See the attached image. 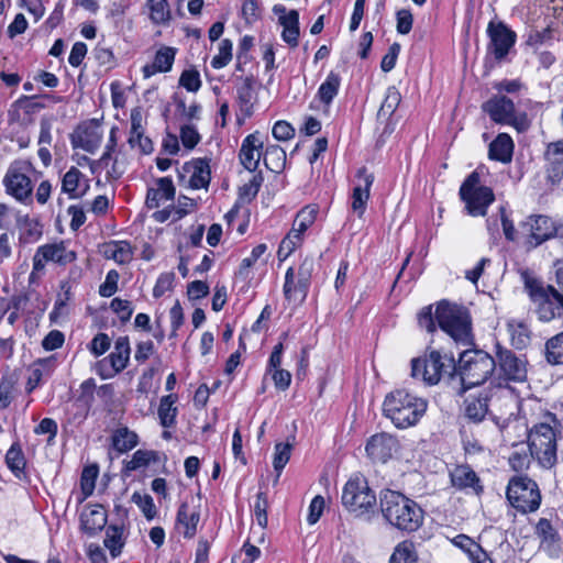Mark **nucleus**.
Returning a JSON list of instances; mask_svg holds the SVG:
<instances>
[{"mask_svg":"<svg viewBox=\"0 0 563 563\" xmlns=\"http://www.w3.org/2000/svg\"><path fill=\"white\" fill-rule=\"evenodd\" d=\"M561 429L560 420L554 413L548 411L528 432L530 455L545 470L556 464V438L561 434Z\"/></svg>","mask_w":563,"mask_h":563,"instance_id":"obj_1","label":"nucleus"},{"mask_svg":"<svg viewBox=\"0 0 563 563\" xmlns=\"http://www.w3.org/2000/svg\"><path fill=\"white\" fill-rule=\"evenodd\" d=\"M379 506L386 521L399 530L413 532L423 522V510L420 506L398 492H382Z\"/></svg>","mask_w":563,"mask_h":563,"instance_id":"obj_2","label":"nucleus"},{"mask_svg":"<svg viewBox=\"0 0 563 563\" xmlns=\"http://www.w3.org/2000/svg\"><path fill=\"white\" fill-rule=\"evenodd\" d=\"M428 402L406 389H397L386 396L384 413L395 427L405 429L415 426L426 413Z\"/></svg>","mask_w":563,"mask_h":563,"instance_id":"obj_3","label":"nucleus"},{"mask_svg":"<svg viewBox=\"0 0 563 563\" xmlns=\"http://www.w3.org/2000/svg\"><path fill=\"white\" fill-rule=\"evenodd\" d=\"M496 366V360L483 350H466L460 353L455 369V376L461 384L460 393L484 384Z\"/></svg>","mask_w":563,"mask_h":563,"instance_id":"obj_4","label":"nucleus"},{"mask_svg":"<svg viewBox=\"0 0 563 563\" xmlns=\"http://www.w3.org/2000/svg\"><path fill=\"white\" fill-rule=\"evenodd\" d=\"M435 319L456 343H471V318L464 307L442 300L437 305Z\"/></svg>","mask_w":563,"mask_h":563,"instance_id":"obj_5","label":"nucleus"},{"mask_svg":"<svg viewBox=\"0 0 563 563\" xmlns=\"http://www.w3.org/2000/svg\"><path fill=\"white\" fill-rule=\"evenodd\" d=\"M536 306L538 319L550 322L563 318V294L552 285H543L537 279H528L525 285Z\"/></svg>","mask_w":563,"mask_h":563,"instance_id":"obj_6","label":"nucleus"},{"mask_svg":"<svg viewBox=\"0 0 563 563\" xmlns=\"http://www.w3.org/2000/svg\"><path fill=\"white\" fill-rule=\"evenodd\" d=\"M456 361L451 354L431 351L424 358L411 362L413 377H421L428 385H437L442 378H455Z\"/></svg>","mask_w":563,"mask_h":563,"instance_id":"obj_7","label":"nucleus"},{"mask_svg":"<svg viewBox=\"0 0 563 563\" xmlns=\"http://www.w3.org/2000/svg\"><path fill=\"white\" fill-rule=\"evenodd\" d=\"M506 495L511 506L522 514L536 511L541 504L538 484L527 476L511 478Z\"/></svg>","mask_w":563,"mask_h":563,"instance_id":"obj_8","label":"nucleus"},{"mask_svg":"<svg viewBox=\"0 0 563 563\" xmlns=\"http://www.w3.org/2000/svg\"><path fill=\"white\" fill-rule=\"evenodd\" d=\"M461 199L465 202L467 212L473 217L485 216L495 196L489 187L481 186L479 175L473 172L460 188Z\"/></svg>","mask_w":563,"mask_h":563,"instance_id":"obj_9","label":"nucleus"},{"mask_svg":"<svg viewBox=\"0 0 563 563\" xmlns=\"http://www.w3.org/2000/svg\"><path fill=\"white\" fill-rule=\"evenodd\" d=\"M342 503L351 512L362 516L369 510H374L376 496L365 478L355 477L345 484Z\"/></svg>","mask_w":563,"mask_h":563,"instance_id":"obj_10","label":"nucleus"},{"mask_svg":"<svg viewBox=\"0 0 563 563\" xmlns=\"http://www.w3.org/2000/svg\"><path fill=\"white\" fill-rule=\"evenodd\" d=\"M482 108L496 123L512 125L518 131L528 128L527 115L525 113L518 114L512 100L506 96H494L484 102Z\"/></svg>","mask_w":563,"mask_h":563,"instance_id":"obj_11","label":"nucleus"},{"mask_svg":"<svg viewBox=\"0 0 563 563\" xmlns=\"http://www.w3.org/2000/svg\"><path fill=\"white\" fill-rule=\"evenodd\" d=\"M130 354L131 347L129 338H118L113 351L96 364L98 375L103 379L114 377L128 366Z\"/></svg>","mask_w":563,"mask_h":563,"instance_id":"obj_12","label":"nucleus"},{"mask_svg":"<svg viewBox=\"0 0 563 563\" xmlns=\"http://www.w3.org/2000/svg\"><path fill=\"white\" fill-rule=\"evenodd\" d=\"M76 260V253L67 250L64 242L47 243L37 247L33 256V269L31 278L36 273L43 272L47 263H55L65 266Z\"/></svg>","mask_w":563,"mask_h":563,"instance_id":"obj_13","label":"nucleus"},{"mask_svg":"<svg viewBox=\"0 0 563 563\" xmlns=\"http://www.w3.org/2000/svg\"><path fill=\"white\" fill-rule=\"evenodd\" d=\"M29 170V163L16 161L10 165L3 178L7 192L18 201H24L32 194V183L27 176Z\"/></svg>","mask_w":563,"mask_h":563,"instance_id":"obj_14","label":"nucleus"},{"mask_svg":"<svg viewBox=\"0 0 563 563\" xmlns=\"http://www.w3.org/2000/svg\"><path fill=\"white\" fill-rule=\"evenodd\" d=\"M496 358L500 376L506 380L521 383L527 378V360L512 351L497 345Z\"/></svg>","mask_w":563,"mask_h":563,"instance_id":"obj_15","label":"nucleus"},{"mask_svg":"<svg viewBox=\"0 0 563 563\" xmlns=\"http://www.w3.org/2000/svg\"><path fill=\"white\" fill-rule=\"evenodd\" d=\"M487 33L490 40L489 52L497 60H501L515 45L516 33L503 22H489Z\"/></svg>","mask_w":563,"mask_h":563,"instance_id":"obj_16","label":"nucleus"},{"mask_svg":"<svg viewBox=\"0 0 563 563\" xmlns=\"http://www.w3.org/2000/svg\"><path fill=\"white\" fill-rule=\"evenodd\" d=\"M355 177L351 208L358 218H362L369 200V190L375 177L366 167L358 168Z\"/></svg>","mask_w":563,"mask_h":563,"instance_id":"obj_17","label":"nucleus"},{"mask_svg":"<svg viewBox=\"0 0 563 563\" xmlns=\"http://www.w3.org/2000/svg\"><path fill=\"white\" fill-rule=\"evenodd\" d=\"M451 485L457 490L479 496L484 492L481 478L476 472L468 465H456L450 472Z\"/></svg>","mask_w":563,"mask_h":563,"instance_id":"obj_18","label":"nucleus"},{"mask_svg":"<svg viewBox=\"0 0 563 563\" xmlns=\"http://www.w3.org/2000/svg\"><path fill=\"white\" fill-rule=\"evenodd\" d=\"M523 227L529 231V243L534 247L555 238L558 228L551 218L542 214L529 217Z\"/></svg>","mask_w":563,"mask_h":563,"instance_id":"obj_19","label":"nucleus"},{"mask_svg":"<svg viewBox=\"0 0 563 563\" xmlns=\"http://www.w3.org/2000/svg\"><path fill=\"white\" fill-rule=\"evenodd\" d=\"M398 449V441L390 434L377 433L374 434L366 444L367 455L374 462L385 463Z\"/></svg>","mask_w":563,"mask_h":563,"instance_id":"obj_20","label":"nucleus"},{"mask_svg":"<svg viewBox=\"0 0 563 563\" xmlns=\"http://www.w3.org/2000/svg\"><path fill=\"white\" fill-rule=\"evenodd\" d=\"M263 140L258 132L247 135L240 148V162L245 169L254 172L258 167L262 157Z\"/></svg>","mask_w":563,"mask_h":563,"instance_id":"obj_21","label":"nucleus"},{"mask_svg":"<svg viewBox=\"0 0 563 563\" xmlns=\"http://www.w3.org/2000/svg\"><path fill=\"white\" fill-rule=\"evenodd\" d=\"M536 534L540 540V550L550 556H559L561 552V537L550 520L539 519L536 525Z\"/></svg>","mask_w":563,"mask_h":563,"instance_id":"obj_22","label":"nucleus"},{"mask_svg":"<svg viewBox=\"0 0 563 563\" xmlns=\"http://www.w3.org/2000/svg\"><path fill=\"white\" fill-rule=\"evenodd\" d=\"M200 520V514L196 508L189 507L184 503L179 506L176 517V529L187 539H191L197 533V526Z\"/></svg>","mask_w":563,"mask_h":563,"instance_id":"obj_23","label":"nucleus"},{"mask_svg":"<svg viewBox=\"0 0 563 563\" xmlns=\"http://www.w3.org/2000/svg\"><path fill=\"white\" fill-rule=\"evenodd\" d=\"M107 523V514L102 506H86L80 514L81 529L89 536H95Z\"/></svg>","mask_w":563,"mask_h":563,"instance_id":"obj_24","label":"nucleus"},{"mask_svg":"<svg viewBox=\"0 0 563 563\" xmlns=\"http://www.w3.org/2000/svg\"><path fill=\"white\" fill-rule=\"evenodd\" d=\"M142 114L137 109L131 112V131L129 136V144L132 148L139 147L142 154H150L153 151V143L151 139L143 135Z\"/></svg>","mask_w":563,"mask_h":563,"instance_id":"obj_25","label":"nucleus"},{"mask_svg":"<svg viewBox=\"0 0 563 563\" xmlns=\"http://www.w3.org/2000/svg\"><path fill=\"white\" fill-rule=\"evenodd\" d=\"M184 172L189 174V185L194 189L206 188L210 183V166L207 159H195L184 165Z\"/></svg>","mask_w":563,"mask_h":563,"instance_id":"obj_26","label":"nucleus"},{"mask_svg":"<svg viewBox=\"0 0 563 563\" xmlns=\"http://www.w3.org/2000/svg\"><path fill=\"white\" fill-rule=\"evenodd\" d=\"M101 141L102 133L99 125L90 123L78 130L73 144L86 152L95 153L99 148Z\"/></svg>","mask_w":563,"mask_h":563,"instance_id":"obj_27","label":"nucleus"},{"mask_svg":"<svg viewBox=\"0 0 563 563\" xmlns=\"http://www.w3.org/2000/svg\"><path fill=\"white\" fill-rule=\"evenodd\" d=\"M549 177L560 180L563 177V141L549 143L544 152Z\"/></svg>","mask_w":563,"mask_h":563,"instance_id":"obj_28","label":"nucleus"},{"mask_svg":"<svg viewBox=\"0 0 563 563\" xmlns=\"http://www.w3.org/2000/svg\"><path fill=\"white\" fill-rule=\"evenodd\" d=\"M156 185V188H150L147 190L145 203L150 209L158 208L161 202L173 200L175 196V187L170 178H159Z\"/></svg>","mask_w":563,"mask_h":563,"instance_id":"obj_29","label":"nucleus"},{"mask_svg":"<svg viewBox=\"0 0 563 563\" xmlns=\"http://www.w3.org/2000/svg\"><path fill=\"white\" fill-rule=\"evenodd\" d=\"M278 21L283 26L282 37L291 47L298 45L299 37V13L296 10L288 11L287 14L279 15Z\"/></svg>","mask_w":563,"mask_h":563,"instance_id":"obj_30","label":"nucleus"},{"mask_svg":"<svg viewBox=\"0 0 563 563\" xmlns=\"http://www.w3.org/2000/svg\"><path fill=\"white\" fill-rule=\"evenodd\" d=\"M514 151V142L511 137L506 133H500L490 143L488 150V156L490 159L498 161L501 163H508L511 161Z\"/></svg>","mask_w":563,"mask_h":563,"instance_id":"obj_31","label":"nucleus"},{"mask_svg":"<svg viewBox=\"0 0 563 563\" xmlns=\"http://www.w3.org/2000/svg\"><path fill=\"white\" fill-rule=\"evenodd\" d=\"M319 212V208L316 205H308L303 207L296 216L292 229L289 232L291 235L296 238L297 241L302 240V234L306 230L311 227Z\"/></svg>","mask_w":563,"mask_h":563,"instance_id":"obj_32","label":"nucleus"},{"mask_svg":"<svg viewBox=\"0 0 563 563\" xmlns=\"http://www.w3.org/2000/svg\"><path fill=\"white\" fill-rule=\"evenodd\" d=\"M510 341L516 349H525L531 341V331L527 323L511 319L507 322Z\"/></svg>","mask_w":563,"mask_h":563,"instance_id":"obj_33","label":"nucleus"},{"mask_svg":"<svg viewBox=\"0 0 563 563\" xmlns=\"http://www.w3.org/2000/svg\"><path fill=\"white\" fill-rule=\"evenodd\" d=\"M489 411H497L499 413L512 415L511 409L514 408L516 400L509 390L505 388L496 389L490 396H488Z\"/></svg>","mask_w":563,"mask_h":563,"instance_id":"obj_34","label":"nucleus"},{"mask_svg":"<svg viewBox=\"0 0 563 563\" xmlns=\"http://www.w3.org/2000/svg\"><path fill=\"white\" fill-rule=\"evenodd\" d=\"M150 11V20L154 25H168L172 20V11L167 0H146Z\"/></svg>","mask_w":563,"mask_h":563,"instance_id":"obj_35","label":"nucleus"},{"mask_svg":"<svg viewBox=\"0 0 563 563\" xmlns=\"http://www.w3.org/2000/svg\"><path fill=\"white\" fill-rule=\"evenodd\" d=\"M112 446L119 453H125L134 449L139 443V437L126 427L117 429L112 437Z\"/></svg>","mask_w":563,"mask_h":563,"instance_id":"obj_36","label":"nucleus"},{"mask_svg":"<svg viewBox=\"0 0 563 563\" xmlns=\"http://www.w3.org/2000/svg\"><path fill=\"white\" fill-rule=\"evenodd\" d=\"M236 95L241 112L246 117H250L252 114L253 102L255 99L253 79L251 77H245L242 80L236 88Z\"/></svg>","mask_w":563,"mask_h":563,"instance_id":"obj_37","label":"nucleus"},{"mask_svg":"<svg viewBox=\"0 0 563 563\" xmlns=\"http://www.w3.org/2000/svg\"><path fill=\"white\" fill-rule=\"evenodd\" d=\"M341 85V78L339 74L334 71H330L325 78V80L321 84L318 89V98L319 100L325 104L330 106L335 96L339 92V88Z\"/></svg>","mask_w":563,"mask_h":563,"instance_id":"obj_38","label":"nucleus"},{"mask_svg":"<svg viewBox=\"0 0 563 563\" xmlns=\"http://www.w3.org/2000/svg\"><path fill=\"white\" fill-rule=\"evenodd\" d=\"M55 367V357L49 356L45 358H40L36 362H34L33 367L31 369V375L29 377L27 385L30 386V390L34 389L40 382L42 380L43 376H48L53 372Z\"/></svg>","mask_w":563,"mask_h":563,"instance_id":"obj_39","label":"nucleus"},{"mask_svg":"<svg viewBox=\"0 0 563 563\" xmlns=\"http://www.w3.org/2000/svg\"><path fill=\"white\" fill-rule=\"evenodd\" d=\"M418 562V553L413 542L409 540H405L399 542L390 558L388 563H417Z\"/></svg>","mask_w":563,"mask_h":563,"instance_id":"obj_40","label":"nucleus"},{"mask_svg":"<svg viewBox=\"0 0 563 563\" xmlns=\"http://www.w3.org/2000/svg\"><path fill=\"white\" fill-rule=\"evenodd\" d=\"M489 411L488 396L466 400L465 416L474 422L482 421Z\"/></svg>","mask_w":563,"mask_h":563,"instance_id":"obj_41","label":"nucleus"},{"mask_svg":"<svg viewBox=\"0 0 563 563\" xmlns=\"http://www.w3.org/2000/svg\"><path fill=\"white\" fill-rule=\"evenodd\" d=\"M401 101L400 92L396 87H388L386 90L385 98L377 112L378 119L387 120L398 108Z\"/></svg>","mask_w":563,"mask_h":563,"instance_id":"obj_42","label":"nucleus"},{"mask_svg":"<svg viewBox=\"0 0 563 563\" xmlns=\"http://www.w3.org/2000/svg\"><path fill=\"white\" fill-rule=\"evenodd\" d=\"M176 397L167 395L162 397L158 407V417L161 424L165 428H170L175 424L177 408L174 406Z\"/></svg>","mask_w":563,"mask_h":563,"instance_id":"obj_43","label":"nucleus"},{"mask_svg":"<svg viewBox=\"0 0 563 563\" xmlns=\"http://www.w3.org/2000/svg\"><path fill=\"white\" fill-rule=\"evenodd\" d=\"M104 547L110 551L112 558L121 554L123 542V528L118 526H109L103 540Z\"/></svg>","mask_w":563,"mask_h":563,"instance_id":"obj_44","label":"nucleus"},{"mask_svg":"<svg viewBox=\"0 0 563 563\" xmlns=\"http://www.w3.org/2000/svg\"><path fill=\"white\" fill-rule=\"evenodd\" d=\"M545 358L552 365H563V331L547 341Z\"/></svg>","mask_w":563,"mask_h":563,"instance_id":"obj_45","label":"nucleus"},{"mask_svg":"<svg viewBox=\"0 0 563 563\" xmlns=\"http://www.w3.org/2000/svg\"><path fill=\"white\" fill-rule=\"evenodd\" d=\"M82 174L81 172L76 168L71 167L63 177L62 180V190L66 194H68L69 198L76 199L81 197L85 191L78 192L77 189L79 187V181Z\"/></svg>","mask_w":563,"mask_h":563,"instance_id":"obj_46","label":"nucleus"},{"mask_svg":"<svg viewBox=\"0 0 563 563\" xmlns=\"http://www.w3.org/2000/svg\"><path fill=\"white\" fill-rule=\"evenodd\" d=\"M286 153L278 145H271L264 153V164L272 172H279L285 164Z\"/></svg>","mask_w":563,"mask_h":563,"instance_id":"obj_47","label":"nucleus"},{"mask_svg":"<svg viewBox=\"0 0 563 563\" xmlns=\"http://www.w3.org/2000/svg\"><path fill=\"white\" fill-rule=\"evenodd\" d=\"M109 258H112L114 262L119 264H125L132 258V250L128 242L125 241H117L112 242L108 245V250L106 251Z\"/></svg>","mask_w":563,"mask_h":563,"instance_id":"obj_48","label":"nucleus"},{"mask_svg":"<svg viewBox=\"0 0 563 563\" xmlns=\"http://www.w3.org/2000/svg\"><path fill=\"white\" fill-rule=\"evenodd\" d=\"M295 272L292 267H289L285 275V284H284V295L288 300H291L299 294L303 299L307 295V290L309 284L301 286L300 279L295 284L294 283Z\"/></svg>","mask_w":563,"mask_h":563,"instance_id":"obj_49","label":"nucleus"},{"mask_svg":"<svg viewBox=\"0 0 563 563\" xmlns=\"http://www.w3.org/2000/svg\"><path fill=\"white\" fill-rule=\"evenodd\" d=\"M176 55V48L169 46L161 47L154 57L153 63L159 73L169 71L173 67Z\"/></svg>","mask_w":563,"mask_h":563,"instance_id":"obj_50","label":"nucleus"},{"mask_svg":"<svg viewBox=\"0 0 563 563\" xmlns=\"http://www.w3.org/2000/svg\"><path fill=\"white\" fill-rule=\"evenodd\" d=\"M157 461V453L155 451L137 450L132 455V459L126 462L125 468L128 471H135L137 468L147 466L151 462Z\"/></svg>","mask_w":563,"mask_h":563,"instance_id":"obj_51","label":"nucleus"},{"mask_svg":"<svg viewBox=\"0 0 563 563\" xmlns=\"http://www.w3.org/2000/svg\"><path fill=\"white\" fill-rule=\"evenodd\" d=\"M233 43L229 38H224L219 44L218 54L213 56L211 66L214 69L225 67L232 59Z\"/></svg>","mask_w":563,"mask_h":563,"instance_id":"obj_52","label":"nucleus"},{"mask_svg":"<svg viewBox=\"0 0 563 563\" xmlns=\"http://www.w3.org/2000/svg\"><path fill=\"white\" fill-rule=\"evenodd\" d=\"M8 467L14 472H22L25 467V457L18 443H13L5 454Z\"/></svg>","mask_w":563,"mask_h":563,"instance_id":"obj_53","label":"nucleus"},{"mask_svg":"<svg viewBox=\"0 0 563 563\" xmlns=\"http://www.w3.org/2000/svg\"><path fill=\"white\" fill-rule=\"evenodd\" d=\"M117 146V137H115V129H111L108 144L106 146V151L98 161H92L90 163V168L92 173L100 168H108L109 162L112 158V153Z\"/></svg>","mask_w":563,"mask_h":563,"instance_id":"obj_54","label":"nucleus"},{"mask_svg":"<svg viewBox=\"0 0 563 563\" xmlns=\"http://www.w3.org/2000/svg\"><path fill=\"white\" fill-rule=\"evenodd\" d=\"M290 453H291V444L277 443L275 445L273 466H274V470L277 472V477H279L283 468L288 463V461L290 459Z\"/></svg>","mask_w":563,"mask_h":563,"instance_id":"obj_55","label":"nucleus"},{"mask_svg":"<svg viewBox=\"0 0 563 563\" xmlns=\"http://www.w3.org/2000/svg\"><path fill=\"white\" fill-rule=\"evenodd\" d=\"M131 499L142 510L146 519L151 520L155 517L156 507L150 495L135 492Z\"/></svg>","mask_w":563,"mask_h":563,"instance_id":"obj_56","label":"nucleus"},{"mask_svg":"<svg viewBox=\"0 0 563 563\" xmlns=\"http://www.w3.org/2000/svg\"><path fill=\"white\" fill-rule=\"evenodd\" d=\"M267 508L268 500L265 493L260 492L256 495V500L253 506V511L255 516V520L261 528H266L267 526Z\"/></svg>","mask_w":563,"mask_h":563,"instance_id":"obj_57","label":"nucleus"},{"mask_svg":"<svg viewBox=\"0 0 563 563\" xmlns=\"http://www.w3.org/2000/svg\"><path fill=\"white\" fill-rule=\"evenodd\" d=\"M21 236L20 239L24 242V243H32V242H35L37 241L41 235H42V230L38 225L37 222L33 221V220H30L27 218H25L24 220V224L21 229Z\"/></svg>","mask_w":563,"mask_h":563,"instance_id":"obj_58","label":"nucleus"},{"mask_svg":"<svg viewBox=\"0 0 563 563\" xmlns=\"http://www.w3.org/2000/svg\"><path fill=\"white\" fill-rule=\"evenodd\" d=\"M120 275L117 271L111 269L107 273L104 282L99 287L101 297L109 298L118 290V282Z\"/></svg>","mask_w":563,"mask_h":563,"instance_id":"obj_59","label":"nucleus"},{"mask_svg":"<svg viewBox=\"0 0 563 563\" xmlns=\"http://www.w3.org/2000/svg\"><path fill=\"white\" fill-rule=\"evenodd\" d=\"M435 313L432 312V306L423 307L418 313V324L421 329L432 333L437 329Z\"/></svg>","mask_w":563,"mask_h":563,"instance_id":"obj_60","label":"nucleus"},{"mask_svg":"<svg viewBox=\"0 0 563 563\" xmlns=\"http://www.w3.org/2000/svg\"><path fill=\"white\" fill-rule=\"evenodd\" d=\"M179 85L186 88L188 91H198L201 86L199 73L194 69L183 71L179 78Z\"/></svg>","mask_w":563,"mask_h":563,"instance_id":"obj_61","label":"nucleus"},{"mask_svg":"<svg viewBox=\"0 0 563 563\" xmlns=\"http://www.w3.org/2000/svg\"><path fill=\"white\" fill-rule=\"evenodd\" d=\"M111 345V340L106 333H98L90 342V352L95 356L104 354Z\"/></svg>","mask_w":563,"mask_h":563,"instance_id":"obj_62","label":"nucleus"},{"mask_svg":"<svg viewBox=\"0 0 563 563\" xmlns=\"http://www.w3.org/2000/svg\"><path fill=\"white\" fill-rule=\"evenodd\" d=\"M65 342V335L59 330H52L43 339L42 346L45 351H54L63 346Z\"/></svg>","mask_w":563,"mask_h":563,"instance_id":"obj_63","label":"nucleus"},{"mask_svg":"<svg viewBox=\"0 0 563 563\" xmlns=\"http://www.w3.org/2000/svg\"><path fill=\"white\" fill-rule=\"evenodd\" d=\"M180 140L183 145L192 150L200 141L198 131L192 125H184L180 129Z\"/></svg>","mask_w":563,"mask_h":563,"instance_id":"obj_64","label":"nucleus"}]
</instances>
